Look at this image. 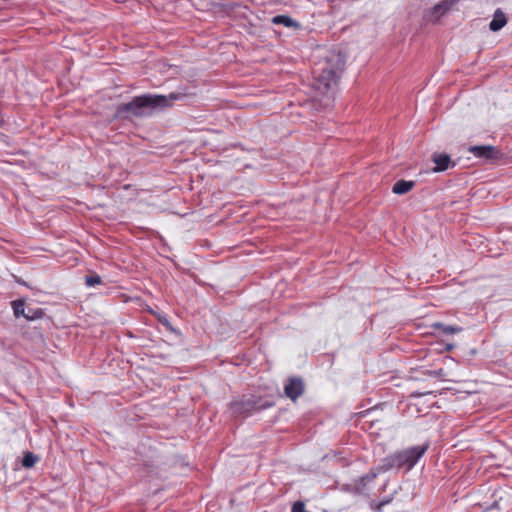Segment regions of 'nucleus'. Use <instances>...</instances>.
<instances>
[{"instance_id": "ddd939ff", "label": "nucleus", "mask_w": 512, "mask_h": 512, "mask_svg": "<svg viewBox=\"0 0 512 512\" xmlns=\"http://www.w3.org/2000/svg\"><path fill=\"white\" fill-rule=\"evenodd\" d=\"M434 329L441 331L443 334H456L460 333L463 329L460 326L445 325L441 322H435L432 324Z\"/></svg>"}, {"instance_id": "f03ea898", "label": "nucleus", "mask_w": 512, "mask_h": 512, "mask_svg": "<svg viewBox=\"0 0 512 512\" xmlns=\"http://www.w3.org/2000/svg\"><path fill=\"white\" fill-rule=\"evenodd\" d=\"M428 448L429 444L425 443L388 455L381 460L379 464L380 470H382L383 473L394 468H405L406 471H409L417 464L418 460L425 454Z\"/></svg>"}, {"instance_id": "20e7f679", "label": "nucleus", "mask_w": 512, "mask_h": 512, "mask_svg": "<svg viewBox=\"0 0 512 512\" xmlns=\"http://www.w3.org/2000/svg\"><path fill=\"white\" fill-rule=\"evenodd\" d=\"M272 406V401L261 396L243 395L230 403V412L234 417H249Z\"/></svg>"}, {"instance_id": "f3484780", "label": "nucleus", "mask_w": 512, "mask_h": 512, "mask_svg": "<svg viewBox=\"0 0 512 512\" xmlns=\"http://www.w3.org/2000/svg\"><path fill=\"white\" fill-rule=\"evenodd\" d=\"M85 283L88 287H93L95 285L101 284L102 279L99 275L93 274V275H87L85 277Z\"/></svg>"}, {"instance_id": "6e6552de", "label": "nucleus", "mask_w": 512, "mask_h": 512, "mask_svg": "<svg viewBox=\"0 0 512 512\" xmlns=\"http://www.w3.org/2000/svg\"><path fill=\"white\" fill-rule=\"evenodd\" d=\"M468 151L475 157L493 160L498 158V150L494 146L482 145V146H471Z\"/></svg>"}, {"instance_id": "9b49d317", "label": "nucleus", "mask_w": 512, "mask_h": 512, "mask_svg": "<svg viewBox=\"0 0 512 512\" xmlns=\"http://www.w3.org/2000/svg\"><path fill=\"white\" fill-rule=\"evenodd\" d=\"M272 23L275 25H283L288 28L298 29L300 24L287 15H276L272 18Z\"/></svg>"}, {"instance_id": "39448f33", "label": "nucleus", "mask_w": 512, "mask_h": 512, "mask_svg": "<svg viewBox=\"0 0 512 512\" xmlns=\"http://www.w3.org/2000/svg\"><path fill=\"white\" fill-rule=\"evenodd\" d=\"M458 0H442L436 4L429 12L425 14V19L429 22L438 21L443 15H445Z\"/></svg>"}, {"instance_id": "f257e3e1", "label": "nucleus", "mask_w": 512, "mask_h": 512, "mask_svg": "<svg viewBox=\"0 0 512 512\" xmlns=\"http://www.w3.org/2000/svg\"><path fill=\"white\" fill-rule=\"evenodd\" d=\"M185 97L184 94L172 92L168 95L144 94L136 96L128 103H121L117 106L116 112L121 117H144L157 110L171 107L177 100Z\"/></svg>"}, {"instance_id": "6ab92c4d", "label": "nucleus", "mask_w": 512, "mask_h": 512, "mask_svg": "<svg viewBox=\"0 0 512 512\" xmlns=\"http://www.w3.org/2000/svg\"><path fill=\"white\" fill-rule=\"evenodd\" d=\"M452 347H453L452 345H448L447 349L450 350V349H452Z\"/></svg>"}, {"instance_id": "0eeeda50", "label": "nucleus", "mask_w": 512, "mask_h": 512, "mask_svg": "<svg viewBox=\"0 0 512 512\" xmlns=\"http://www.w3.org/2000/svg\"><path fill=\"white\" fill-rule=\"evenodd\" d=\"M303 392L304 384L300 378H290L284 385V393L292 401H295Z\"/></svg>"}, {"instance_id": "7ed1b4c3", "label": "nucleus", "mask_w": 512, "mask_h": 512, "mask_svg": "<svg viewBox=\"0 0 512 512\" xmlns=\"http://www.w3.org/2000/svg\"><path fill=\"white\" fill-rule=\"evenodd\" d=\"M344 67V55L340 52H330L322 66L314 70L315 78L319 82V85L323 86L325 89H328L340 78Z\"/></svg>"}, {"instance_id": "423d86ee", "label": "nucleus", "mask_w": 512, "mask_h": 512, "mask_svg": "<svg viewBox=\"0 0 512 512\" xmlns=\"http://www.w3.org/2000/svg\"><path fill=\"white\" fill-rule=\"evenodd\" d=\"M380 473H383V472H382V470H380L379 465L370 469V471L366 475L354 480V482L352 484L353 491L358 494L365 493L367 490L368 484L372 483Z\"/></svg>"}, {"instance_id": "4468645a", "label": "nucleus", "mask_w": 512, "mask_h": 512, "mask_svg": "<svg viewBox=\"0 0 512 512\" xmlns=\"http://www.w3.org/2000/svg\"><path fill=\"white\" fill-rule=\"evenodd\" d=\"M39 461V457L33 452L27 451L22 458V466L24 468H32Z\"/></svg>"}, {"instance_id": "dca6fc26", "label": "nucleus", "mask_w": 512, "mask_h": 512, "mask_svg": "<svg viewBox=\"0 0 512 512\" xmlns=\"http://www.w3.org/2000/svg\"><path fill=\"white\" fill-rule=\"evenodd\" d=\"M44 316V312L42 309L40 308H37V309H33V308H28L27 309V313L25 315V319L27 320H36V319H40Z\"/></svg>"}, {"instance_id": "a211bd4d", "label": "nucleus", "mask_w": 512, "mask_h": 512, "mask_svg": "<svg viewBox=\"0 0 512 512\" xmlns=\"http://www.w3.org/2000/svg\"><path fill=\"white\" fill-rule=\"evenodd\" d=\"M390 502H391V498L384 499L383 501H381L379 503H375L373 501L371 503V508L379 512V511H381L382 507H384L385 505L389 504Z\"/></svg>"}, {"instance_id": "f8f14e48", "label": "nucleus", "mask_w": 512, "mask_h": 512, "mask_svg": "<svg viewBox=\"0 0 512 512\" xmlns=\"http://www.w3.org/2000/svg\"><path fill=\"white\" fill-rule=\"evenodd\" d=\"M414 186V181L399 180L393 185L392 192L394 194L403 195L408 193Z\"/></svg>"}, {"instance_id": "2eb2a0df", "label": "nucleus", "mask_w": 512, "mask_h": 512, "mask_svg": "<svg viewBox=\"0 0 512 512\" xmlns=\"http://www.w3.org/2000/svg\"><path fill=\"white\" fill-rule=\"evenodd\" d=\"M11 305L16 318H19L20 316H23L25 318L27 309L25 308V304L23 301L15 300L11 303Z\"/></svg>"}, {"instance_id": "1a4fd4ad", "label": "nucleus", "mask_w": 512, "mask_h": 512, "mask_svg": "<svg viewBox=\"0 0 512 512\" xmlns=\"http://www.w3.org/2000/svg\"><path fill=\"white\" fill-rule=\"evenodd\" d=\"M507 23V18L501 9H497L493 15V19L489 24V28L493 32L501 30Z\"/></svg>"}, {"instance_id": "9d476101", "label": "nucleus", "mask_w": 512, "mask_h": 512, "mask_svg": "<svg viewBox=\"0 0 512 512\" xmlns=\"http://www.w3.org/2000/svg\"><path fill=\"white\" fill-rule=\"evenodd\" d=\"M432 160L435 163L434 172L445 171L451 163L450 156L447 154H434Z\"/></svg>"}]
</instances>
